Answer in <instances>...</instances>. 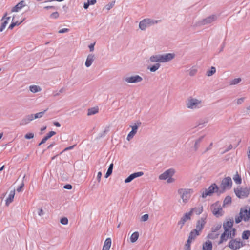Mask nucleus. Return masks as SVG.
<instances>
[{
  "label": "nucleus",
  "mask_w": 250,
  "mask_h": 250,
  "mask_svg": "<svg viewBox=\"0 0 250 250\" xmlns=\"http://www.w3.org/2000/svg\"><path fill=\"white\" fill-rule=\"evenodd\" d=\"M175 57L174 53H166L163 54H158L152 55L150 57V61L152 62L164 63L168 62Z\"/></svg>",
  "instance_id": "f257e3e1"
},
{
  "label": "nucleus",
  "mask_w": 250,
  "mask_h": 250,
  "mask_svg": "<svg viewBox=\"0 0 250 250\" xmlns=\"http://www.w3.org/2000/svg\"><path fill=\"white\" fill-rule=\"evenodd\" d=\"M160 22H161V20L146 18L140 21L139 27L141 30H145L147 27H149Z\"/></svg>",
  "instance_id": "f03ea898"
},
{
  "label": "nucleus",
  "mask_w": 250,
  "mask_h": 250,
  "mask_svg": "<svg viewBox=\"0 0 250 250\" xmlns=\"http://www.w3.org/2000/svg\"><path fill=\"white\" fill-rule=\"evenodd\" d=\"M217 188L218 185L216 183H214L211 184V185L209 186L208 188H205L204 191L202 192L201 191V197L202 198L205 199L208 196H211L213 195L214 193H216V192L217 190Z\"/></svg>",
  "instance_id": "7ed1b4c3"
},
{
  "label": "nucleus",
  "mask_w": 250,
  "mask_h": 250,
  "mask_svg": "<svg viewBox=\"0 0 250 250\" xmlns=\"http://www.w3.org/2000/svg\"><path fill=\"white\" fill-rule=\"evenodd\" d=\"M234 192L236 196L240 199L245 198L248 197L250 194V188L247 187L245 188H234Z\"/></svg>",
  "instance_id": "20e7f679"
},
{
  "label": "nucleus",
  "mask_w": 250,
  "mask_h": 250,
  "mask_svg": "<svg viewBox=\"0 0 250 250\" xmlns=\"http://www.w3.org/2000/svg\"><path fill=\"white\" fill-rule=\"evenodd\" d=\"M234 224V220L232 218H229L228 219H226V221H224L223 224V227L224 229V232L226 233L230 232V230L233 228Z\"/></svg>",
  "instance_id": "39448f33"
},
{
  "label": "nucleus",
  "mask_w": 250,
  "mask_h": 250,
  "mask_svg": "<svg viewBox=\"0 0 250 250\" xmlns=\"http://www.w3.org/2000/svg\"><path fill=\"white\" fill-rule=\"evenodd\" d=\"M178 192L179 194L181 195V198L184 202L185 200H187V198L190 197V196H188V194H190V193H192L193 192V190L192 189L180 188L178 189Z\"/></svg>",
  "instance_id": "423d86ee"
},
{
  "label": "nucleus",
  "mask_w": 250,
  "mask_h": 250,
  "mask_svg": "<svg viewBox=\"0 0 250 250\" xmlns=\"http://www.w3.org/2000/svg\"><path fill=\"white\" fill-rule=\"evenodd\" d=\"M175 172L174 168H171L166 170L164 173L160 174L159 178L160 180H166L167 178L172 177Z\"/></svg>",
  "instance_id": "0eeeda50"
},
{
  "label": "nucleus",
  "mask_w": 250,
  "mask_h": 250,
  "mask_svg": "<svg viewBox=\"0 0 250 250\" xmlns=\"http://www.w3.org/2000/svg\"><path fill=\"white\" fill-rule=\"evenodd\" d=\"M124 80L128 83H137L141 82L143 78L138 75H132L125 78Z\"/></svg>",
  "instance_id": "6e6552de"
},
{
  "label": "nucleus",
  "mask_w": 250,
  "mask_h": 250,
  "mask_svg": "<svg viewBox=\"0 0 250 250\" xmlns=\"http://www.w3.org/2000/svg\"><path fill=\"white\" fill-rule=\"evenodd\" d=\"M227 247L229 248L232 250H237L240 249L239 240L237 238H235L230 240L227 245Z\"/></svg>",
  "instance_id": "1a4fd4ad"
},
{
  "label": "nucleus",
  "mask_w": 250,
  "mask_h": 250,
  "mask_svg": "<svg viewBox=\"0 0 250 250\" xmlns=\"http://www.w3.org/2000/svg\"><path fill=\"white\" fill-rule=\"evenodd\" d=\"M232 182L231 177L228 176L224 178L221 182V186L226 188L227 189H230L232 187Z\"/></svg>",
  "instance_id": "9d476101"
},
{
  "label": "nucleus",
  "mask_w": 250,
  "mask_h": 250,
  "mask_svg": "<svg viewBox=\"0 0 250 250\" xmlns=\"http://www.w3.org/2000/svg\"><path fill=\"white\" fill-rule=\"evenodd\" d=\"M200 103L201 101L198 99L191 97L187 103V107L190 109H193L196 108L197 105Z\"/></svg>",
  "instance_id": "9b49d317"
},
{
  "label": "nucleus",
  "mask_w": 250,
  "mask_h": 250,
  "mask_svg": "<svg viewBox=\"0 0 250 250\" xmlns=\"http://www.w3.org/2000/svg\"><path fill=\"white\" fill-rule=\"evenodd\" d=\"M191 219V214L190 213L187 212L185 213L182 217L181 218L180 220L178 222V225H180V229H182L186 223Z\"/></svg>",
  "instance_id": "f8f14e48"
},
{
  "label": "nucleus",
  "mask_w": 250,
  "mask_h": 250,
  "mask_svg": "<svg viewBox=\"0 0 250 250\" xmlns=\"http://www.w3.org/2000/svg\"><path fill=\"white\" fill-rule=\"evenodd\" d=\"M242 220L244 222H248V220L245 216L242 209L241 208L239 212V216H236L235 218V222L236 224L240 223Z\"/></svg>",
  "instance_id": "ddd939ff"
},
{
  "label": "nucleus",
  "mask_w": 250,
  "mask_h": 250,
  "mask_svg": "<svg viewBox=\"0 0 250 250\" xmlns=\"http://www.w3.org/2000/svg\"><path fill=\"white\" fill-rule=\"evenodd\" d=\"M217 18V15L213 14L209 16L205 19H204L201 21V23L202 25L208 24L211 23L213 21H215Z\"/></svg>",
  "instance_id": "4468645a"
},
{
  "label": "nucleus",
  "mask_w": 250,
  "mask_h": 250,
  "mask_svg": "<svg viewBox=\"0 0 250 250\" xmlns=\"http://www.w3.org/2000/svg\"><path fill=\"white\" fill-rule=\"evenodd\" d=\"M26 3L24 0H21L16 5L13 7L11 9V12H17L21 9L23 7L25 6Z\"/></svg>",
  "instance_id": "2eb2a0df"
},
{
  "label": "nucleus",
  "mask_w": 250,
  "mask_h": 250,
  "mask_svg": "<svg viewBox=\"0 0 250 250\" xmlns=\"http://www.w3.org/2000/svg\"><path fill=\"white\" fill-rule=\"evenodd\" d=\"M56 134V132L54 131H51L49 132L48 133L46 134L45 136L43 137V138L42 139L41 142L38 144V146H40L42 144H44L47 140L50 139L51 137L55 135Z\"/></svg>",
  "instance_id": "dca6fc26"
},
{
  "label": "nucleus",
  "mask_w": 250,
  "mask_h": 250,
  "mask_svg": "<svg viewBox=\"0 0 250 250\" xmlns=\"http://www.w3.org/2000/svg\"><path fill=\"white\" fill-rule=\"evenodd\" d=\"M206 217L201 218V219L198 220L197 222L196 229H197V231H199V232H200L204 228L205 224H206Z\"/></svg>",
  "instance_id": "f3484780"
},
{
  "label": "nucleus",
  "mask_w": 250,
  "mask_h": 250,
  "mask_svg": "<svg viewBox=\"0 0 250 250\" xmlns=\"http://www.w3.org/2000/svg\"><path fill=\"white\" fill-rule=\"evenodd\" d=\"M33 120V115L32 114L27 115L22 119L20 123V125H24Z\"/></svg>",
  "instance_id": "a211bd4d"
},
{
  "label": "nucleus",
  "mask_w": 250,
  "mask_h": 250,
  "mask_svg": "<svg viewBox=\"0 0 250 250\" xmlns=\"http://www.w3.org/2000/svg\"><path fill=\"white\" fill-rule=\"evenodd\" d=\"M15 194V190L13 189L11 190L10 192V194L8 197L6 198L5 200V205L6 206H8L10 204H11L14 200V196Z\"/></svg>",
  "instance_id": "6ab92c4d"
},
{
  "label": "nucleus",
  "mask_w": 250,
  "mask_h": 250,
  "mask_svg": "<svg viewBox=\"0 0 250 250\" xmlns=\"http://www.w3.org/2000/svg\"><path fill=\"white\" fill-rule=\"evenodd\" d=\"M95 59V55L93 54H89L86 58L85 62V65L86 67H90L94 60Z\"/></svg>",
  "instance_id": "aec40b11"
},
{
  "label": "nucleus",
  "mask_w": 250,
  "mask_h": 250,
  "mask_svg": "<svg viewBox=\"0 0 250 250\" xmlns=\"http://www.w3.org/2000/svg\"><path fill=\"white\" fill-rule=\"evenodd\" d=\"M16 15L13 16L11 23L8 27V29L12 30L15 26L20 25L21 22H19L15 20Z\"/></svg>",
  "instance_id": "412c9836"
},
{
  "label": "nucleus",
  "mask_w": 250,
  "mask_h": 250,
  "mask_svg": "<svg viewBox=\"0 0 250 250\" xmlns=\"http://www.w3.org/2000/svg\"><path fill=\"white\" fill-rule=\"evenodd\" d=\"M212 243L209 240H207L202 245V250H212Z\"/></svg>",
  "instance_id": "4be33fe9"
},
{
  "label": "nucleus",
  "mask_w": 250,
  "mask_h": 250,
  "mask_svg": "<svg viewBox=\"0 0 250 250\" xmlns=\"http://www.w3.org/2000/svg\"><path fill=\"white\" fill-rule=\"evenodd\" d=\"M203 211V207L201 205L200 207L198 208H192L188 212V213H190L191 216H192L193 212L195 213L197 215H199L202 213Z\"/></svg>",
  "instance_id": "5701e85b"
},
{
  "label": "nucleus",
  "mask_w": 250,
  "mask_h": 250,
  "mask_svg": "<svg viewBox=\"0 0 250 250\" xmlns=\"http://www.w3.org/2000/svg\"><path fill=\"white\" fill-rule=\"evenodd\" d=\"M229 238V233L223 232L220 236V240L218 242V244L220 245L222 244L224 242L227 241Z\"/></svg>",
  "instance_id": "b1692460"
},
{
  "label": "nucleus",
  "mask_w": 250,
  "mask_h": 250,
  "mask_svg": "<svg viewBox=\"0 0 250 250\" xmlns=\"http://www.w3.org/2000/svg\"><path fill=\"white\" fill-rule=\"evenodd\" d=\"M222 211V208L219 206L217 208H214L212 210V214L216 217H219L223 215Z\"/></svg>",
  "instance_id": "393cba45"
},
{
  "label": "nucleus",
  "mask_w": 250,
  "mask_h": 250,
  "mask_svg": "<svg viewBox=\"0 0 250 250\" xmlns=\"http://www.w3.org/2000/svg\"><path fill=\"white\" fill-rule=\"evenodd\" d=\"M112 240L110 238H107L105 239L102 250H109L111 247Z\"/></svg>",
  "instance_id": "a878e982"
},
{
  "label": "nucleus",
  "mask_w": 250,
  "mask_h": 250,
  "mask_svg": "<svg viewBox=\"0 0 250 250\" xmlns=\"http://www.w3.org/2000/svg\"><path fill=\"white\" fill-rule=\"evenodd\" d=\"M199 235L200 232H199V231H197V229H193L189 233L188 238L194 240L196 236H199Z\"/></svg>",
  "instance_id": "bb28decb"
},
{
  "label": "nucleus",
  "mask_w": 250,
  "mask_h": 250,
  "mask_svg": "<svg viewBox=\"0 0 250 250\" xmlns=\"http://www.w3.org/2000/svg\"><path fill=\"white\" fill-rule=\"evenodd\" d=\"M139 237V233L138 231L133 232L130 238V242L132 243H135L137 241Z\"/></svg>",
  "instance_id": "cd10ccee"
},
{
  "label": "nucleus",
  "mask_w": 250,
  "mask_h": 250,
  "mask_svg": "<svg viewBox=\"0 0 250 250\" xmlns=\"http://www.w3.org/2000/svg\"><path fill=\"white\" fill-rule=\"evenodd\" d=\"M242 209L244 213L245 214V216L247 218L248 221L250 219V207H248L247 206L242 207L241 208Z\"/></svg>",
  "instance_id": "c85d7f7f"
},
{
  "label": "nucleus",
  "mask_w": 250,
  "mask_h": 250,
  "mask_svg": "<svg viewBox=\"0 0 250 250\" xmlns=\"http://www.w3.org/2000/svg\"><path fill=\"white\" fill-rule=\"evenodd\" d=\"M160 66L161 64L159 63H156L151 66H148L147 69H149L150 72H154L160 68Z\"/></svg>",
  "instance_id": "c756f323"
},
{
  "label": "nucleus",
  "mask_w": 250,
  "mask_h": 250,
  "mask_svg": "<svg viewBox=\"0 0 250 250\" xmlns=\"http://www.w3.org/2000/svg\"><path fill=\"white\" fill-rule=\"evenodd\" d=\"M99 111L98 107H94L88 109L87 115L90 116L97 113Z\"/></svg>",
  "instance_id": "7c9ffc66"
},
{
  "label": "nucleus",
  "mask_w": 250,
  "mask_h": 250,
  "mask_svg": "<svg viewBox=\"0 0 250 250\" xmlns=\"http://www.w3.org/2000/svg\"><path fill=\"white\" fill-rule=\"evenodd\" d=\"M48 110V108L45 109L44 111L36 113L35 114H32L33 115V119H35L37 118H41L43 116V115L44 114V113Z\"/></svg>",
  "instance_id": "2f4dec72"
},
{
  "label": "nucleus",
  "mask_w": 250,
  "mask_h": 250,
  "mask_svg": "<svg viewBox=\"0 0 250 250\" xmlns=\"http://www.w3.org/2000/svg\"><path fill=\"white\" fill-rule=\"evenodd\" d=\"M109 127H106L104 130V131H103L101 133H100L98 135V136L96 137V139L97 140H99V139H100L101 138H103L104 137L106 134L109 132Z\"/></svg>",
  "instance_id": "473e14b6"
},
{
  "label": "nucleus",
  "mask_w": 250,
  "mask_h": 250,
  "mask_svg": "<svg viewBox=\"0 0 250 250\" xmlns=\"http://www.w3.org/2000/svg\"><path fill=\"white\" fill-rule=\"evenodd\" d=\"M234 182L236 184H240L242 183V178L241 176L236 172V174L234 175L233 178Z\"/></svg>",
  "instance_id": "72a5a7b5"
},
{
  "label": "nucleus",
  "mask_w": 250,
  "mask_h": 250,
  "mask_svg": "<svg viewBox=\"0 0 250 250\" xmlns=\"http://www.w3.org/2000/svg\"><path fill=\"white\" fill-rule=\"evenodd\" d=\"M29 89L33 93H37L41 90V88L39 86L35 85L30 86Z\"/></svg>",
  "instance_id": "f704fd0d"
},
{
  "label": "nucleus",
  "mask_w": 250,
  "mask_h": 250,
  "mask_svg": "<svg viewBox=\"0 0 250 250\" xmlns=\"http://www.w3.org/2000/svg\"><path fill=\"white\" fill-rule=\"evenodd\" d=\"M250 237V230H244L242 234V238L243 240H248Z\"/></svg>",
  "instance_id": "c9c22d12"
},
{
  "label": "nucleus",
  "mask_w": 250,
  "mask_h": 250,
  "mask_svg": "<svg viewBox=\"0 0 250 250\" xmlns=\"http://www.w3.org/2000/svg\"><path fill=\"white\" fill-rule=\"evenodd\" d=\"M232 202V198L231 196L228 195L227 196L223 201V207H224L225 205L230 204Z\"/></svg>",
  "instance_id": "e433bc0d"
},
{
  "label": "nucleus",
  "mask_w": 250,
  "mask_h": 250,
  "mask_svg": "<svg viewBox=\"0 0 250 250\" xmlns=\"http://www.w3.org/2000/svg\"><path fill=\"white\" fill-rule=\"evenodd\" d=\"M141 125V122H140V121L137 122L134 125L131 126L132 128L131 131H133V132L136 133L137 132V130Z\"/></svg>",
  "instance_id": "4c0bfd02"
},
{
  "label": "nucleus",
  "mask_w": 250,
  "mask_h": 250,
  "mask_svg": "<svg viewBox=\"0 0 250 250\" xmlns=\"http://www.w3.org/2000/svg\"><path fill=\"white\" fill-rule=\"evenodd\" d=\"M230 232L229 233V239L230 240L235 239V237L236 235V229L235 228H232L231 230L230 231Z\"/></svg>",
  "instance_id": "58836bf2"
},
{
  "label": "nucleus",
  "mask_w": 250,
  "mask_h": 250,
  "mask_svg": "<svg viewBox=\"0 0 250 250\" xmlns=\"http://www.w3.org/2000/svg\"><path fill=\"white\" fill-rule=\"evenodd\" d=\"M204 136H202L200 137L198 139L196 140L194 146V151H196L198 148V144L202 141Z\"/></svg>",
  "instance_id": "ea45409f"
},
{
  "label": "nucleus",
  "mask_w": 250,
  "mask_h": 250,
  "mask_svg": "<svg viewBox=\"0 0 250 250\" xmlns=\"http://www.w3.org/2000/svg\"><path fill=\"white\" fill-rule=\"evenodd\" d=\"M216 72V68L214 66H211L210 69L208 70L206 72V75L208 76H211Z\"/></svg>",
  "instance_id": "a19ab883"
},
{
  "label": "nucleus",
  "mask_w": 250,
  "mask_h": 250,
  "mask_svg": "<svg viewBox=\"0 0 250 250\" xmlns=\"http://www.w3.org/2000/svg\"><path fill=\"white\" fill-rule=\"evenodd\" d=\"M226 189H227L222 186H221V189H219V188L218 186L217 190L216 192L217 195L218 196H220L221 194L223 193L225 191Z\"/></svg>",
  "instance_id": "79ce46f5"
},
{
  "label": "nucleus",
  "mask_w": 250,
  "mask_h": 250,
  "mask_svg": "<svg viewBox=\"0 0 250 250\" xmlns=\"http://www.w3.org/2000/svg\"><path fill=\"white\" fill-rule=\"evenodd\" d=\"M213 233L214 232H211L210 233H209L207 235V237L208 239H210L211 240H215V239L217 238L218 237L219 234V233L214 234Z\"/></svg>",
  "instance_id": "37998d69"
},
{
  "label": "nucleus",
  "mask_w": 250,
  "mask_h": 250,
  "mask_svg": "<svg viewBox=\"0 0 250 250\" xmlns=\"http://www.w3.org/2000/svg\"><path fill=\"white\" fill-rule=\"evenodd\" d=\"M222 225L221 224H218L217 225L212 227L211 228V232H215L218 231L221 228Z\"/></svg>",
  "instance_id": "c03bdc74"
},
{
  "label": "nucleus",
  "mask_w": 250,
  "mask_h": 250,
  "mask_svg": "<svg viewBox=\"0 0 250 250\" xmlns=\"http://www.w3.org/2000/svg\"><path fill=\"white\" fill-rule=\"evenodd\" d=\"M241 81H242V79L241 78H235L231 81L230 84V85L237 84L239 83H240L241 82Z\"/></svg>",
  "instance_id": "a18cd8bd"
},
{
  "label": "nucleus",
  "mask_w": 250,
  "mask_h": 250,
  "mask_svg": "<svg viewBox=\"0 0 250 250\" xmlns=\"http://www.w3.org/2000/svg\"><path fill=\"white\" fill-rule=\"evenodd\" d=\"M133 179H134V178L133 174L132 173L125 179L124 182L125 183H128L131 182Z\"/></svg>",
  "instance_id": "49530a36"
},
{
  "label": "nucleus",
  "mask_w": 250,
  "mask_h": 250,
  "mask_svg": "<svg viewBox=\"0 0 250 250\" xmlns=\"http://www.w3.org/2000/svg\"><path fill=\"white\" fill-rule=\"evenodd\" d=\"M115 3V1H112L110 2V3H109L108 4L106 5L104 8L106 10H109L110 9H111L114 6Z\"/></svg>",
  "instance_id": "de8ad7c7"
},
{
  "label": "nucleus",
  "mask_w": 250,
  "mask_h": 250,
  "mask_svg": "<svg viewBox=\"0 0 250 250\" xmlns=\"http://www.w3.org/2000/svg\"><path fill=\"white\" fill-rule=\"evenodd\" d=\"M7 24V21H2V22L0 25V32H1L4 30V29L5 28Z\"/></svg>",
  "instance_id": "09e8293b"
},
{
  "label": "nucleus",
  "mask_w": 250,
  "mask_h": 250,
  "mask_svg": "<svg viewBox=\"0 0 250 250\" xmlns=\"http://www.w3.org/2000/svg\"><path fill=\"white\" fill-rule=\"evenodd\" d=\"M34 137V134L32 132H28L27 133H26L25 135H24V138L26 139H28V140H29V139H32Z\"/></svg>",
  "instance_id": "8fccbe9b"
},
{
  "label": "nucleus",
  "mask_w": 250,
  "mask_h": 250,
  "mask_svg": "<svg viewBox=\"0 0 250 250\" xmlns=\"http://www.w3.org/2000/svg\"><path fill=\"white\" fill-rule=\"evenodd\" d=\"M60 223L62 225H67L68 223V220L66 217H62L60 219Z\"/></svg>",
  "instance_id": "3c124183"
},
{
  "label": "nucleus",
  "mask_w": 250,
  "mask_h": 250,
  "mask_svg": "<svg viewBox=\"0 0 250 250\" xmlns=\"http://www.w3.org/2000/svg\"><path fill=\"white\" fill-rule=\"evenodd\" d=\"M134 176V178H136L137 177H141L144 175V172L143 171H139L136 172L132 173Z\"/></svg>",
  "instance_id": "603ef678"
},
{
  "label": "nucleus",
  "mask_w": 250,
  "mask_h": 250,
  "mask_svg": "<svg viewBox=\"0 0 250 250\" xmlns=\"http://www.w3.org/2000/svg\"><path fill=\"white\" fill-rule=\"evenodd\" d=\"M136 133L133 132V131H130L127 135L126 139L128 141H130L136 134Z\"/></svg>",
  "instance_id": "864d4df0"
},
{
  "label": "nucleus",
  "mask_w": 250,
  "mask_h": 250,
  "mask_svg": "<svg viewBox=\"0 0 250 250\" xmlns=\"http://www.w3.org/2000/svg\"><path fill=\"white\" fill-rule=\"evenodd\" d=\"M24 186V183L23 181L21 184V185L18 187L17 188V191L18 192H20L22 191L23 187Z\"/></svg>",
  "instance_id": "5fc2aeb1"
},
{
  "label": "nucleus",
  "mask_w": 250,
  "mask_h": 250,
  "mask_svg": "<svg viewBox=\"0 0 250 250\" xmlns=\"http://www.w3.org/2000/svg\"><path fill=\"white\" fill-rule=\"evenodd\" d=\"M149 218V215L148 214H145L142 216L141 218V221L143 222H146L148 220Z\"/></svg>",
  "instance_id": "6e6d98bb"
},
{
  "label": "nucleus",
  "mask_w": 250,
  "mask_h": 250,
  "mask_svg": "<svg viewBox=\"0 0 250 250\" xmlns=\"http://www.w3.org/2000/svg\"><path fill=\"white\" fill-rule=\"evenodd\" d=\"M76 146V144H75L74 145H72L71 146H68V147H66L65 148H64L62 152H61L60 153V154H61L63 152L66 151H67V150H71L73 148H74V147Z\"/></svg>",
  "instance_id": "4d7b16f0"
},
{
  "label": "nucleus",
  "mask_w": 250,
  "mask_h": 250,
  "mask_svg": "<svg viewBox=\"0 0 250 250\" xmlns=\"http://www.w3.org/2000/svg\"><path fill=\"white\" fill-rule=\"evenodd\" d=\"M59 14L58 12H54L50 15V18L53 19H57L59 17Z\"/></svg>",
  "instance_id": "13d9d810"
},
{
  "label": "nucleus",
  "mask_w": 250,
  "mask_h": 250,
  "mask_svg": "<svg viewBox=\"0 0 250 250\" xmlns=\"http://www.w3.org/2000/svg\"><path fill=\"white\" fill-rule=\"evenodd\" d=\"M59 8V7L54 6H46L44 7V9L46 10H49L50 9L58 10Z\"/></svg>",
  "instance_id": "bf43d9fd"
},
{
  "label": "nucleus",
  "mask_w": 250,
  "mask_h": 250,
  "mask_svg": "<svg viewBox=\"0 0 250 250\" xmlns=\"http://www.w3.org/2000/svg\"><path fill=\"white\" fill-rule=\"evenodd\" d=\"M193 240L189 238L188 237V240L186 241V243L185 244V246H187V247H191V244Z\"/></svg>",
  "instance_id": "052dcab7"
},
{
  "label": "nucleus",
  "mask_w": 250,
  "mask_h": 250,
  "mask_svg": "<svg viewBox=\"0 0 250 250\" xmlns=\"http://www.w3.org/2000/svg\"><path fill=\"white\" fill-rule=\"evenodd\" d=\"M63 188L66 189L71 190L72 189V186L70 184H67L63 186Z\"/></svg>",
  "instance_id": "680f3d73"
},
{
  "label": "nucleus",
  "mask_w": 250,
  "mask_h": 250,
  "mask_svg": "<svg viewBox=\"0 0 250 250\" xmlns=\"http://www.w3.org/2000/svg\"><path fill=\"white\" fill-rule=\"evenodd\" d=\"M95 44V42H94V43H91L89 45L88 47H89V51L90 52L93 51V50L94 49Z\"/></svg>",
  "instance_id": "e2e57ef3"
},
{
  "label": "nucleus",
  "mask_w": 250,
  "mask_h": 250,
  "mask_svg": "<svg viewBox=\"0 0 250 250\" xmlns=\"http://www.w3.org/2000/svg\"><path fill=\"white\" fill-rule=\"evenodd\" d=\"M205 122H203V121H200L199 122L196 126H198L199 128H201L204 126V124Z\"/></svg>",
  "instance_id": "0e129e2a"
},
{
  "label": "nucleus",
  "mask_w": 250,
  "mask_h": 250,
  "mask_svg": "<svg viewBox=\"0 0 250 250\" xmlns=\"http://www.w3.org/2000/svg\"><path fill=\"white\" fill-rule=\"evenodd\" d=\"M69 31V29L68 28H63L59 31V33H64Z\"/></svg>",
  "instance_id": "69168bd1"
},
{
  "label": "nucleus",
  "mask_w": 250,
  "mask_h": 250,
  "mask_svg": "<svg viewBox=\"0 0 250 250\" xmlns=\"http://www.w3.org/2000/svg\"><path fill=\"white\" fill-rule=\"evenodd\" d=\"M102 176V173L101 171H99L98 172L97 176V180L98 182H100L101 181V177Z\"/></svg>",
  "instance_id": "338daca9"
},
{
  "label": "nucleus",
  "mask_w": 250,
  "mask_h": 250,
  "mask_svg": "<svg viewBox=\"0 0 250 250\" xmlns=\"http://www.w3.org/2000/svg\"><path fill=\"white\" fill-rule=\"evenodd\" d=\"M245 97H242L237 100V103L238 104H241L244 101Z\"/></svg>",
  "instance_id": "774afa93"
}]
</instances>
